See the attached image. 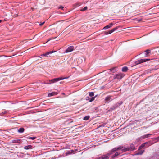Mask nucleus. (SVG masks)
<instances>
[{
	"mask_svg": "<svg viewBox=\"0 0 159 159\" xmlns=\"http://www.w3.org/2000/svg\"><path fill=\"white\" fill-rule=\"evenodd\" d=\"M88 98H89V97H87V98H86V100H87V99H88Z\"/></svg>",
	"mask_w": 159,
	"mask_h": 159,
	"instance_id": "nucleus-35",
	"label": "nucleus"
},
{
	"mask_svg": "<svg viewBox=\"0 0 159 159\" xmlns=\"http://www.w3.org/2000/svg\"><path fill=\"white\" fill-rule=\"evenodd\" d=\"M117 148L118 150L121 149L123 152H126L130 150V148H123V147L122 146H120Z\"/></svg>",
	"mask_w": 159,
	"mask_h": 159,
	"instance_id": "nucleus-7",
	"label": "nucleus"
},
{
	"mask_svg": "<svg viewBox=\"0 0 159 159\" xmlns=\"http://www.w3.org/2000/svg\"><path fill=\"white\" fill-rule=\"evenodd\" d=\"M75 49L74 46H69L67 48L65 52L66 53H68L73 51Z\"/></svg>",
	"mask_w": 159,
	"mask_h": 159,
	"instance_id": "nucleus-5",
	"label": "nucleus"
},
{
	"mask_svg": "<svg viewBox=\"0 0 159 159\" xmlns=\"http://www.w3.org/2000/svg\"><path fill=\"white\" fill-rule=\"evenodd\" d=\"M63 8H64V7H63L62 6H60L59 7H58V9H62V10Z\"/></svg>",
	"mask_w": 159,
	"mask_h": 159,
	"instance_id": "nucleus-28",
	"label": "nucleus"
},
{
	"mask_svg": "<svg viewBox=\"0 0 159 159\" xmlns=\"http://www.w3.org/2000/svg\"><path fill=\"white\" fill-rule=\"evenodd\" d=\"M144 152V150L139 151L136 155H142Z\"/></svg>",
	"mask_w": 159,
	"mask_h": 159,
	"instance_id": "nucleus-22",
	"label": "nucleus"
},
{
	"mask_svg": "<svg viewBox=\"0 0 159 159\" xmlns=\"http://www.w3.org/2000/svg\"><path fill=\"white\" fill-rule=\"evenodd\" d=\"M118 150L117 148H115L111 150V152H115Z\"/></svg>",
	"mask_w": 159,
	"mask_h": 159,
	"instance_id": "nucleus-25",
	"label": "nucleus"
},
{
	"mask_svg": "<svg viewBox=\"0 0 159 159\" xmlns=\"http://www.w3.org/2000/svg\"><path fill=\"white\" fill-rule=\"evenodd\" d=\"M145 53V56H148V55L150 53V50H147L145 51L144 52Z\"/></svg>",
	"mask_w": 159,
	"mask_h": 159,
	"instance_id": "nucleus-20",
	"label": "nucleus"
},
{
	"mask_svg": "<svg viewBox=\"0 0 159 159\" xmlns=\"http://www.w3.org/2000/svg\"><path fill=\"white\" fill-rule=\"evenodd\" d=\"M57 94L55 92H52V93H48V96H51L53 95H56Z\"/></svg>",
	"mask_w": 159,
	"mask_h": 159,
	"instance_id": "nucleus-18",
	"label": "nucleus"
},
{
	"mask_svg": "<svg viewBox=\"0 0 159 159\" xmlns=\"http://www.w3.org/2000/svg\"><path fill=\"white\" fill-rule=\"evenodd\" d=\"M87 9V7H84L82 9H81L80 11H84Z\"/></svg>",
	"mask_w": 159,
	"mask_h": 159,
	"instance_id": "nucleus-27",
	"label": "nucleus"
},
{
	"mask_svg": "<svg viewBox=\"0 0 159 159\" xmlns=\"http://www.w3.org/2000/svg\"><path fill=\"white\" fill-rule=\"evenodd\" d=\"M45 21H44V22H43V23H41V24H39V25H40V26H42V25H43L45 23Z\"/></svg>",
	"mask_w": 159,
	"mask_h": 159,
	"instance_id": "nucleus-31",
	"label": "nucleus"
},
{
	"mask_svg": "<svg viewBox=\"0 0 159 159\" xmlns=\"http://www.w3.org/2000/svg\"><path fill=\"white\" fill-rule=\"evenodd\" d=\"M89 95L90 97H93L94 95V94L93 92H91L89 93Z\"/></svg>",
	"mask_w": 159,
	"mask_h": 159,
	"instance_id": "nucleus-23",
	"label": "nucleus"
},
{
	"mask_svg": "<svg viewBox=\"0 0 159 159\" xmlns=\"http://www.w3.org/2000/svg\"><path fill=\"white\" fill-rule=\"evenodd\" d=\"M32 148V146L31 145H29L28 146H25L24 147V148L26 150H28Z\"/></svg>",
	"mask_w": 159,
	"mask_h": 159,
	"instance_id": "nucleus-14",
	"label": "nucleus"
},
{
	"mask_svg": "<svg viewBox=\"0 0 159 159\" xmlns=\"http://www.w3.org/2000/svg\"><path fill=\"white\" fill-rule=\"evenodd\" d=\"M36 137H29L28 138L29 139H30L32 140H34L36 138Z\"/></svg>",
	"mask_w": 159,
	"mask_h": 159,
	"instance_id": "nucleus-26",
	"label": "nucleus"
},
{
	"mask_svg": "<svg viewBox=\"0 0 159 159\" xmlns=\"http://www.w3.org/2000/svg\"><path fill=\"white\" fill-rule=\"evenodd\" d=\"M88 98H89V97H87V98H86V100H87V99H88Z\"/></svg>",
	"mask_w": 159,
	"mask_h": 159,
	"instance_id": "nucleus-34",
	"label": "nucleus"
},
{
	"mask_svg": "<svg viewBox=\"0 0 159 159\" xmlns=\"http://www.w3.org/2000/svg\"><path fill=\"white\" fill-rule=\"evenodd\" d=\"M24 129L23 127H21L18 130V132L20 133H22L24 132Z\"/></svg>",
	"mask_w": 159,
	"mask_h": 159,
	"instance_id": "nucleus-17",
	"label": "nucleus"
},
{
	"mask_svg": "<svg viewBox=\"0 0 159 159\" xmlns=\"http://www.w3.org/2000/svg\"><path fill=\"white\" fill-rule=\"evenodd\" d=\"M118 28V27L117 26L108 31H105L104 32V34L106 35H107L110 34L113 32H114V31H115Z\"/></svg>",
	"mask_w": 159,
	"mask_h": 159,
	"instance_id": "nucleus-4",
	"label": "nucleus"
},
{
	"mask_svg": "<svg viewBox=\"0 0 159 159\" xmlns=\"http://www.w3.org/2000/svg\"><path fill=\"white\" fill-rule=\"evenodd\" d=\"M128 70V68L127 66H125L122 68V71L123 72H126Z\"/></svg>",
	"mask_w": 159,
	"mask_h": 159,
	"instance_id": "nucleus-16",
	"label": "nucleus"
},
{
	"mask_svg": "<svg viewBox=\"0 0 159 159\" xmlns=\"http://www.w3.org/2000/svg\"><path fill=\"white\" fill-rule=\"evenodd\" d=\"M22 141L21 139H14L11 142L14 143H21Z\"/></svg>",
	"mask_w": 159,
	"mask_h": 159,
	"instance_id": "nucleus-11",
	"label": "nucleus"
},
{
	"mask_svg": "<svg viewBox=\"0 0 159 159\" xmlns=\"http://www.w3.org/2000/svg\"><path fill=\"white\" fill-rule=\"evenodd\" d=\"M124 76L125 75L124 74L120 73L116 75L115 76H114L113 78L114 79H121L122 78H123Z\"/></svg>",
	"mask_w": 159,
	"mask_h": 159,
	"instance_id": "nucleus-3",
	"label": "nucleus"
},
{
	"mask_svg": "<svg viewBox=\"0 0 159 159\" xmlns=\"http://www.w3.org/2000/svg\"><path fill=\"white\" fill-rule=\"evenodd\" d=\"M68 78V77H60L58 78H55L53 79H52L49 80V83H53L57 81H58L64 79H67Z\"/></svg>",
	"mask_w": 159,
	"mask_h": 159,
	"instance_id": "nucleus-1",
	"label": "nucleus"
},
{
	"mask_svg": "<svg viewBox=\"0 0 159 159\" xmlns=\"http://www.w3.org/2000/svg\"><path fill=\"white\" fill-rule=\"evenodd\" d=\"M111 96H108L107 97L105 98V101H106V102H107L109 101H110V100L111 99Z\"/></svg>",
	"mask_w": 159,
	"mask_h": 159,
	"instance_id": "nucleus-15",
	"label": "nucleus"
},
{
	"mask_svg": "<svg viewBox=\"0 0 159 159\" xmlns=\"http://www.w3.org/2000/svg\"><path fill=\"white\" fill-rule=\"evenodd\" d=\"M56 52V51H50V52H48L47 53H46L45 54H43L41 55V56H42L43 57H44L48 56V55H49L50 54L52 53L53 52Z\"/></svg>",
	"mask_w": 159,
	"mask_h": 159,
	"instance_id": "nucleus-9",
	"label": "nucleus"
},
{
	"mask_svg": "<svg viewBox=\"0 0 159 159\" xmlns=\"http://www.w3.org/2000/svg\"><path fill=\"white\" fill-rule=\"evenodd\" d=\"M114 69V68H112L111 69H110V70H111V71H113V70Z\"/></svg>",
	"mask_w": 159,
	"mask_h": 159,
	"instance_id": "nucleus-32",
	"label": "nucleus"
},
{
	"mask_svg": "<svg viewBox=\"0 0 159 159\" xmlns=\"http://www.w3.org/2000/svg\"><path fill=\"white\" fill-rule=\"evenodd\" d=\"M64 123L66 124H68L73 122L72 120H71L70 119H68L66 117L64 119Z\"/></svg>",
	"mask_w": 159,
	"mask_h": 159,
	"instance_id": "nucleus-8",
	"label": "nucleus"
},
{
	"mask_svg": "<svg viewBox=\"0 0 159 159\" xmlns=\"http://www.w3.org/2000/svg\"><path fill=\"white\" fill-rule=\"evenodd\" d=\"M89 118L90 116H87L84 117L83 119L84 120H87L89 119Z\"/></svg>",
	"mask_w": 159,
	"mask_h": 159,
	"instance_id": "nucleus-21",
	"label": "nucleus"
},
{
	"mask_svg": "<svg viewBox=\"0 0 159 159\" xmlns=\"http://www.w3.org/2000/svg\"><path fill=\"white\" fill-rule=\"evenodd\" d=\"M1 22H2V20H0V23H1Z\"/></svg>",
	"mask_w": 159,
	"mask_h": 159,
	"instance_id": "nucleus-36",
	"label": "nucleus"
},
{
	"mask_svg": "<svg viewBox=\"0 0 159 159\" xmlns=\"http://www.w3.org/2000/svg\"><path fill=\"white\" fill-rule=\"evenodd\" d=\"M148 143H146L143 144H142L139 148L138 149V150H139V149H140L143 148L144 147H147L149 146V145H148Z\"/></svg>",
	"mask_w": 159,
	"mask_h": 159,
	"instance_id": "nucleus-10",
	"label": "nucleus"
},
{
	"mask_svg": "<svg viewBox=\"0 0 159 159\" xmlns=\"http://www.w3.org/2000/svg\"><path fill=\"white\" fill-rule=\"evenodd\" d=\"M95 98V97H92L89 100V102H91L94 100Z\"/></svg>",
	"mask_w": 159,
	"mask_h": 159,
	"instance_id": "nucleus-24",
	"label": "nucleus"
},
{
	"mask_svg": "<svg viewBox=\"0 0 159 159\" xmlns=\"http://www.w3.org/2000/svg\"><path fill=\"white\" fill-rule=\"evenodd\" d=\"M113 25L112 23H110L108 25H107L104 27L103 29H106L111 28Z\"/></svg>",
	"mask_w": 159,
	"mask_h": 159,
	"instance_id": "nucleus-13",
	"label": "nucleus"
},
{
	"mask_svg": "<svg viewBox=\"0 0 159 159\" xmlns=\"http://www.w3.org/2000/svg\"><path fill=\"white\" fill-rule=\"evenodd\" d=\"M109 154H106L103 155L101 157V159H109Z\"/></svg>",
	"mask_w": 159,
	"mask_h": 159,
	"instance_id": "nucleus-12",
	"label": "nucleus"
},
{
	"mask_svg": "<svg viewBox=\"0 0 159 159\" xmlns=\"http://www.w3.org/2000/svg\"><path fill=\"white\" fill-rule=\"evenodd\" d=\"M122 103V102H117L112 107H110L108 111H111L112 110H115L117 108H118L120 105Z\"/></svg>",
	"mask_w": 159,
	"mask_h": 159,
	"instance_id": "nucleus-2",
	"label": "nucleus"
},
{
	"mask_svg": "<svg viewBox=\"0 0 159 159\" xmlns=\"http://www.w3.org/2000/svg\"><path fill=\"white\" fill-rule=\"evenodd\" d=\"M120 154V153L118 152H116L115 154L112 156V159L118 156Z\"/></svg>",
	"mask_w": 159,
	"mask_h": 159,
	"instance_id": "nucleus-19",
	"label": "nucleus"
},
{
	"mask_svg": "<svg viewBox=\"0 0 159 159\" xmlns=\"http://www.w3.org/2000/svg\"><path fill=\"white\" fill-rule=\"evenodd\" d=\"M149 59H141L140 60H139L137 61H136L135 63L136 65L139 64L141 63H142L146 62V61H148Z\"/></svg>",
	"mask_w": 159,
	"mask_h": 159,
	"instance_id": "nucleus-6",
	"label": "nucleus"
},
{
	"mask_svg": "<svg viewBox=\"0 0 159 159\" xmlns=\"http://www.w3.org/2000/svg\"><path fill=\"white\" fill-rule=\"evenodd\" d=\"M150 135L149 134H147L146 135H144V138H147L149 137V136Z\"/></svg>",
	"mask_w": 159,
	"mask_h": 159,
	"instance_id": "nucleus-29",
	"label": "nucleus"
},
{
	"mask_svg": "<svg viewBox=\"0 0 159 159\" xmlns=\"http://www.w3.org/2000/svg\"><path fill=\"white\" fill-rule=\"evenodd\" d=\"M157 139L159 141V136L157 138Z\"/></svg>",
	"mask_w": 159,
	"mask_h": 159,
	"instance_id": "nucleus-33",
	"label": "nucleus"
},
{
	"mask_svg": "<svg viewBox=\"0 0 159 159\" xmlns=\"http://www.w3.org/2000/svg\"><path fill=\"white\" fill-rule=\"evenodd\" d=\"M112 152H111H111L110 153H107V154H109V157H110V156L113 153H112Z\"/></svg>",
	"mask_w": 159,
	"mask_h": 159,
	"instance_id": "nucleus-30",
	"label": "nucleus"
}]
</instances>
